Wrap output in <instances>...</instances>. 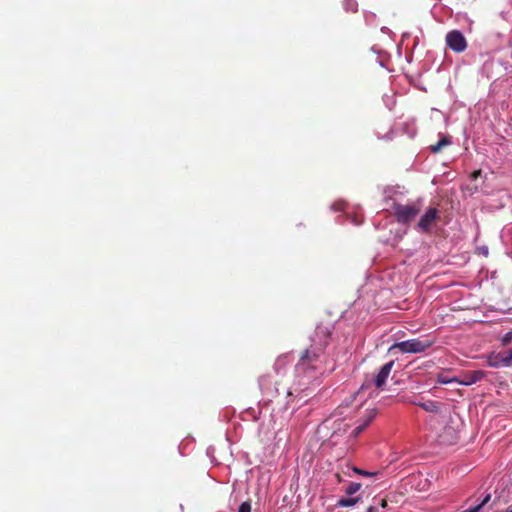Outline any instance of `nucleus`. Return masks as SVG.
<instances>
[{
    "label": "nucleus",
    "instance_id": "f257e3e1",
    "mask_svg": "<svg viewBox=\"0 0 512 512\" xmlns=\"http://www.w3.org/2000/svg\"><path fill=\"white\" fill-rule=\"evenodd\" d=\"M323 347L311 345L300 356L295 365V373L300 378H314L316 374L322 373L324 362Z\"/></svg>",
    "mask_w": 512,
    "mask_h": 512
},
{
    "label": "nucleus",
    "instance_id": "f03ea898",
    "mask_svg": "<svg viewBox=\"0 0 512 512\" xmlns=\"http://www.w3.org/2000/svg\"><path fill=\"white\" fill-rule=\"evenodd\" d=\"M433 344H434V340H430L428 338H413V339L394 343L390 347L389 351H393V350L397 349L402 353L418 354V353L425 352Z\"/></svg>",
    "mask_w": 512,
    "mask_h": 512
},
{
    "label": "nucleus",
    "instance_id": "7ed1b4c3",
    "mask_svg": "<svg viewBox=\"0 0 512 512\" xmlns=\"http://www.w3.org/2000/svg\"><path fill=\"white\" fill-rule=\"evenodd\" d=\"M420 210V206L416 203L394 205L395 216L400 223L412 221L419 214Z\"/></svg>",
    "mask_w": 512,
    "mask_h": 512
},
{
    "label": "nucleus",
    "instance_id": "20e7f679",
    "mask_svg": "<svg viewBox=\"0 0 512 512\" xmlns=\"http://www.w3.org/2000/svg\"><path fill=\"white\" fill-rule=\"evenodd\" d=\"M440 219L439 211L435 207H429L420 217L417 228L424 233H429L432 227Z\"/></svg>",
    "mask_w": 512,
    "mask_h": 512
},
{
    "label": "nucleus",
    "instance_id": "39448f33",
    "mask_svg": "<svg viewBox=\"0 0 512 512\" xmlns=\"http://www.w3.org/2000/svg\"><path fill=\"white\" fill-rule=\"evenodd\" d=\"M446 45L456 53H461L467 48V41L464 35L458 30H452L446 35Z\"/></svg>",
    "mask_w": 512,
    "mask_h": 512
},
{
    "label": "nucleus",
    "instance_id": "423d86ee",
    "mask_svg": "<svg viewBox=\"0 0 512 512\" xmlns=\"http://www.w3.org/2000/svg\"><path fill=\"white\" fill-rule=\"evenodd\" d=\"M331 335V327L330 325H325L323 323L316 326L314 331V336L312 337L313 345L318 347L326 348L328 344V339Z\"/></svg>",
    "mask_w": 512,
    "mask_h": 512
},
{
    "label": "nucleus",
    "instance_id": "0eeeda50",
    "mask_svg": "<svg viewBox=\"0 0 512 512\" xmlns=\"http://www.w3.org/2000/svg\"><path fill=\"white\" fill-rule=\"evenodd\" d=\"M485 377V373L481 370L467 371L461 377H457V383L465 386L472 385Z\"/></svg>",
    "mask_w": 512,
    "mask_h": 512
},
{
    "label": "nucleus",
    "instance_id": "6e6552de",
    "mask_svg": "<svg viewBox=\"0 0 512 512\" xmlns=\"http://www.w3.org/2000/svg\"><path fill=\"white\" fill-rule=\"evenodd\" d=\"M393 366H394V361H389L381 367L380 371L378 372V374L375 376V379H374V384H375L376 388H382V386L385 384L388 376L390 375Z\"/></svg>",
    "mask_w": 512,
    "mask_h": 512
},
{
    "label": "nucleus",
    "instance_id": "1a4fd4ad",
    "mask_svg": "<svg viewBox=\"0 0 512 512\" xmlns=\"http://www.w3.org/2000/svg\"><path fill=\"white\" fill-rule=\"evenodd\" d=\"M375 415L376 412L374 410L369 411L367 415H365L363 422L353 430V436L357 437L358 435H360L366 429V427L369 426L370 423L374 420Z\"/></svg>",
    "mask_w": 512,
    "mask_h": 512
},
{
    "label": "nucleus",
    "instance_id": "9d476101",
    "mask_svg": "<svg viewBox=\"0 0 512 512\" xmlns=\"http://www.w3.org/2000/svg\"><path fill=\"white\" fill-rule=\"evenodd\" d=\"M451 144V138L448 135H442L440 140L436 143L430 146V149L433 153L440 152L444 147Z\"/></svg>",
    "mask_w": 512,
    "mask_h": 512
},
{
    "label": "nucleus",
    "instance_id": "9b49d317",
    "mask_svg": "<svg viewBox=\"0 0 512 512\" xmlns=\"http://www.w3.org/2000/svg\"><path fill=\"white\" fill-rule=\"evenodd\" d=\"M489 365L491 367H500V366H506V361L504 358L500 357V352L497 354H493L489 358Z\"/></svg>",
    "mask_w": 512,
    "mask_h": 512
},
{
    "label": "nucleus",
    "instance_id": "f8f14e48",
    "mask_svg": "<svg viewBox=\"0 0 512 512\" xmlns=\"http://www.w3.org/2000/svg\"><path fill=\"white\" fill-rule=\"evenodd\" d=\"M418 405L427 412H438L439 405L435 401H426L422 403H418Z\"/></svg>",
    "mask_w": 512,
    "mask_h": 512
},
{
    "label": "nucleus",
    "instance_id": "ddd939ff",
    "mask_svg": "<svg viewBox=\"0 0 512 512\" xmlns=\"http://www.w3.org/2000/svg\"><path fill=\"white\" fill-rule=\"evenodd\" d=\"M360 498L359 497H354V498H341L338 500L337 502V506L338 507H351V506H354L355 504H357L359 502Z\"/></svg>",
    "mask_w": 512,
    "mask_h": 512
},
{
    "label": "nucleus",
    "instance_id": "4468645a",
    "mask_svg": "<svg viewBox=\"0 0 512 512\" xmlns=\"http://www.w3.org/2000/svg\"><path fill=\"white\" fill-rule=\"evenodd\" d=\"M491 499V494H487L484 499L477 505L473 506V507H470L462 512H480V510L482 509V507L484 505H486Z\"/></svg>",
    "mask_w": 512,
    "mask_h": 512
},
{
    "label": "nucleus",
    "instance_id": "2eb2a0df",
    "mask_svg": "<svg viewBox=\"0 0 512 512\" xmlns=\"http://www.w3.org/2000/svg\"><path fill=\"white\" fill-rule=\"evenodd\" d=\"M437 382L440 384L457 383V377L450 378L445 373H439L437 375Z\"/></svg>",
    "mask_w": 512,
    "mask_h": 512
},
{
    "label": "nucleus",
    "instance_id": "dca6fc26",
    "mask_svg": "<svg viewBox=\"0 0 512 512\" xmlns=\"http://www.w3.org/2000/svg\"><path fill=\"white\" fill-rule=\"evenodd\" d=\"M361 488V484L358 483V482H350L348 484V486L346 487L345 489V492L348 494V495H353L355 493H357Z\"/></svg>",
    "mask_w": 512,
    "mask_h": 512
},
{
    "label": "nucleus",
    "instance_id": "f3484780",
    "mask_svg": "<svg viewBox=\"0 0 512 512\" xmlns=\"http://www.w3.org/2000/svg\"><path fill=\"white\" fill-rule=\"evenodd\" d=\"M500 357L504 358L506 361V366L511 365L512 363V349H509L507 351H501Z\"/></svg>",
    "mask_w": 512,
    "mask_h": 512
},
{
    "label": "nucleus",
    "instance_id": "a211bd4d",
    "mask_svg": "<svg viewBox=\"0 0 512 512\" xmlns=\"http://www.w3.org/2000/svg\"><path fill=\"white\" fill-rule=\"evenodd\" d=\"M238 512H251V504H250V502L249 501L243 502L239 506Z\"/></svg>",
    "mask_w": 512,
    "mask_h": 512
},
{
    "label": "nucleus",
    "instance_id": "6ab92c4d",
    "mask_svg": "<svg viewBox=\"0 0 512 512\" xmlns=\"http://www.w3.org/2000/svg\"><path fill=\"white\" fill-rule=\"evenodd\" d=\"M354 472L359 474V475H363V476H373V475L377 474V473L365 471V470H362V469H359V468H354Z\"/></svg>",
    "mask_w": 512,
    "mask_h": 512
},
{
    "label": "nucleus",
    "instance_id": "aec40b11",
    "mask_svg": "<svg viewBox=\"0 0 512 512\" xmlns=\"http://www.w3.org/2000/svg\"><path fill=\"white\" fill-rule=\"evenodd\" d=\"M512 341V331L506 333L502 338L503 345H507Z\"/></svg>",
    "mask_w": 512,
    "mask_h": 512
},
{
    "label": "nucleus",
    "instance_id": "412c9836",
    "mask_svg": "<svg viewBox=\"0 0 512 512\" xmlns=\"http://www.w3.org/2000/svg\"><path fill=\"white\" fill-rule=\"evenodd\" d=\"M480 175H481V170H476V171L472 172V174H471V178L475 180V179H477Z\"/></svg>",
    "mask_w": 512,
    "mask_h": 512
},
{
    "label": "nucleus",
    "instance_id": "4be33fe9",
    "mask_svg": "<svg viewBox=\"0 0 512 512\" xmlns=\"http://www.w3.org/2000/svg\"><path fill=\"white\" fill-rule=\"evenodd\" d=\"M388 503H387V500L386 499H381L379 501V506L382 508V509H385L387 507Z\"/></svg>",
    "mask_w": 512,
    "mask_h": 512
},
{
    "label": "nucleus",
    "instance_id": "5701e85b",
    "mask_svg": "<svg viewBox=\"0 0 512 512\" xmlns=\"http://www.w3.org/2000/svg\"><path fill=\"white\" fill-rule=\"evenodd\" d=\"M379 509L377 506H370L367 510V512H378Z\"/></svg>",
    "mask_w": 512,
    "mask_h": 512
},
{
    "label": "nucleus",
    "instance_id": "b1692460",
    "mask_svg": "<svg viewBox=\"0 0 512 512\" xmlns=\"http://www.w3.org/2000/svg\"><path fill=\"white\" fill-rule=\"evenodd\" d=\"M505 512H512V508H508Z\"/></svg>",
    "mask_w": 512,
    "mask_h": 512
}]
</instances>
